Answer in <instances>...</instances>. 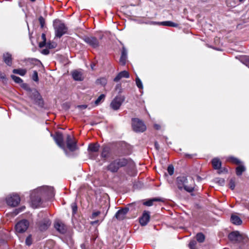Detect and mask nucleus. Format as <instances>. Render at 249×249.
I'll use <instances>...</instances> for the list:
<instances>
[{
	"mask_svg": "<svg viewBox=\"0 0 249 249\" xmlns=\"http://www.w3.org/2000/svg\"><path fill=\"white\" fill-rule=\"evenodd\" d=\"M56 36L60 38L65 34L68 30L65 24L60 20H56L53 23Z\"/></svg>",
	"mask_w": 249,
	"mask_h": 249,
	"instance_id": "obj_3",
	"label": "nucleus"
},
{
	"mask_svg": "<svg viewBox=\"0 0 249 249\" xmlns=\"http://www.w3.org/2000/svg\"><path fill=\"white\" fill-rule=\"evenodd\" d=\"M228 238L231 241L234 243H241L244 239L243 235L238 231L231 232L228 235Z\"/></svg>",
	"mask_w": 249,
	"mask_h": 249,
	"instance_id": "obj_8",
	"label": "nucleus"
},
{
	"mask_svg": "<svg viewBox=\"0 0 249 249\" xmlns=\"http://www.w3.org/2000/svg\"><path fill=\"white\" fill-rule=\"evenodd\" d=\"M161 199L158 198H154L151 199H149L143 203V205L147 206H151L153 204V202L155 201H161Z\"/></svg>",
	"mask_w": 249,
	"mask_h": 249,
	"instance_id": "obj_27",
	"label": "nucleus"
},
{
	"mask_svg": "<svg viewBox=\"0 0 249 249\" xmlns=\"http://www.w3.org/2000/svg\"><path fill=\"white\" fill-rule=\"evenodd\" d=\"M125 98L124 96H117L111 102L110 107L115 110H118L124 102Z\"/></svg>",
	"mask_w": 249,
	"mask_h": 249,
	"instance_id": "obj_11",
	"label": "nucleus"
},
{
	"mask_svg": "<svg viewBox=\"0 0 249 249\" xmlns=\"http://www.w3.org/2000/svg\"><path fill=\"white\" fill-rule=\"evenodd\" d=\"M245 0H239V1H240V2H244Z\"/></svg>",
	"mask_w": 249,
	"mask_h": 249,
	"instance_id": "obj_60",
	"label": "nucleus"
},
{
	"mask_svg": "<svg viewBox=\"0 0 249 249\" xmlns=\"http://www.w3.org/2000/svg\"><path fill=\"white\" fill-rule=\"evenodd\" d=\"M50 52L49 50L48 49H45L42 50L41 53L43 54H48Z\"/></svg>",
	"mask_w": 249,
	"mask_h": 249,
	"instance_id": "obj_49",
	"label": "nucleus"
},
{
	"mask_svg": "<svg viewBox=\"0 0 249 249\" xmlns=\"http://www.w3.org/2000/svg\"><path fill=\"white\" fill-rule=\"evenodd\" d=\"M99 145L97 143H90L88 147V151L90 152H96L99 149Z\"/></svg>",
	"mask_w": 249,
	"mask_h": 249,
	"instance_id": "obj_24",
	"label": "nucleus"
},
{
	"mask_svg": "<svg viewBox=\"0 0 249 249\" xmlns=\"http://www.w3.org/2000/svg\"><path fill=\"white\" fill-rule=\"evenodd\" d=\"M29 222L26 219H22L18 221L15 225V230L17 232L23 233L28 228Z\"/></svg>",
	"mask_w": 249,
	"mask_h": 249,
	"instance_id": "obj_7",
	"label": "nucleus"
},
{
	"mask_svg": "<svg viewBox=\"0 0 249 249\" xmlns=\"http://www.w3.org/2000/svg\"><path fill=\"white\" fill-rule=\"evenodd\" d=\"M105 96L104 94H102L101 95H100L98 97V98L95 100V104L96 105H98L99 104V103H100V102L102 100L104 99V98H105Z\"/></svg>",
	"mask_w": 249,
	"mask_h": 249,
	"instance_id": "obj_40",
	"label": "nucleus"
},
{
	"mask_svg": "<svg viewBox=\"0 0 249 249\" xmlns=\"http://www.w3.org/2000/svg\"><path fill=\"white\" fill-rule=\"evenodd\" d=\"M0 80H1L3 83H6L7 82V78H6L5 74L1 73L0 71Z\"/></svg>",
	"mask_w": 249,
	"mask_h": 249,
	"instance_id": "obj_43",
	"label": "nucleus"
},
{
	"mask_svg": "<svg viewBox=\"0 0 249 249\" xmlns=\"http://www.w3.org/2000/svg\"><path fill=\"white\" fill-rule=\"evenodd\" d=\"M12 79L18 84H21L23 83V80L19 77L17 76L14 75H12L11 76Z\"/></svg>",
	"mask_w": 249,
	"mask_h": 249,
	"instance_id": "obj_33",
	"label": "nucleus"
},
{
	"mask_svg": "<svg viewBox=\"0 0 249 249\" xmlns=\"http://www.w3.org/2000/svg\"><path fill=\"white\" fill-rule=\"evenodd\" d=\"M196 241L191 240L189 244V247L190 249H197L196 248Z\"/></svg>",
	"mask_w": 249,
	"mask_h": 249,
	"instance_id": "obj_37",
	"label": "nucleus"
},
{
	"mask_svg": "<svg viewBox=\"0 0 249 249\" xmlns=\"http://www.w3.org/2000/svg\"><path fill=\"white\" fill-rule=\"evenodd\" d=\"M231 222L236 225H240L242 224V221L239 217L235 215H231Z\"/></svg>",
	"mask_w": 249,
	"mask_h": 249,
	"instance_id": "obj_25",
	"label": "nucleus"
},
{
	"mask_svg": "<svg viewBox=\"0 0 249 249\" xmlns=\"http://www.w3.org/2000/svg\"><path fill=\"white\" fill-rule=\"evenodd\" d=\"M46 45H47V47L48 49L55 48L57 46L56 43L55 42H48L46 44Z\"/></svg>",
	"mask_w": 249,
	"mask_h": 249,
	"instance_id": "obj_41",
	"label": "nucleus"
},
{
	"mask_svg": "<svg viewBox=\"0 0 249 249\" xmlns=\"http://www.w3.org/2000/svg\"><path fill=\"white\" fill-rule=\"evenodd\" d=\"M66 144L67 148L71 152L75 151L78 149L77 142L73 137L70 135L67 136Z\"/></svg>",
	"mask_w": 249,
	"mask_h": 249,
	"instance_id": "obj_9",
	"label": "nucleus"
},
{
	"mask_svg": "<svg viewBox=\"0 0 249 249\" xmlns=\"http://www.w3.org/2000/svg\"><path fill=\"white\" fill-rule=\"evenodd\" d=\"M151 24L155 25V24H158L162 26H169V27H177L178 26V24L176 23H174L171 21H162L160 22H157L155 21H152L151 22Z\"/></svg>",
	"mask_w": 249,
	"mask_h": 249,
	"instance_id": "obj_18",
	"label": "nucleus"
},
{
	"mask_svg": "<svg viewBox=\"0 0 249 249\" xmlns=\"http://www.w3.org/2000/svg\"><path fill=\"white\" fill-rule=\"evenodd\" d=\"M22 84V87L25 88L27 86V85L25 83H21Z\"/></svg>",
	"mask_w": 249,
	"mask_h": 249,
	"instance_id": "obj_57",
	"label": "nucleus"
},
{
	"mask_svg": "<svg viewBox=\"0 0 249 249\" xmlns=\"http://www.w3.org/2000/svg\"><path fill=\"white\" fill-rule=\"evenodd\" d=\"M36 95H37V96H40V95H39V93H38V92H37V91H36Z\"/></svg>",
	"mask_w": 249,
	"mask_h": 249,
	"instance_id": "obj_59",
	"label": "nucleus"
},
{
	"mask_svg": "<svg viewBox=\"0 0 249 249\" xmlns=\"http://www.w3.org/2000/svg\"><path fill=\"white\" fill-rule=\"evenodd\" d=\"M51 224V221L48 218H45L38 223V227L40 231H44L48 229Z\"/></svg>",
	"mask_w": 249,
	"mask_h": 249,
	"instance_id": "obj_14",
	"label": "nucleus"
},
{
	"mask_svg": "<svg viewBox=\"0 0 249 249\" xmlns=\"http://www.w3.org/2000/svg\"><path fill=\"white\" fill-rule=\"evenodd\" d=\"M41 38L43 39V41H46V36H45V34H42Z\"/></svg>",
	"mask_w": 249,
	"mask_h": 249,
	"instance_id": "obj_53",
	"label": "nucleus"
},
{
	"mask_svg": "<svg viewBox=\"0 0 249 249\" xmlns=\"http://www.w3.org/2000/svg\"><path fill=\"white\" fill-rule=\"evenodd\" d=\"M127 56V52L126 49L124 47L122 51L121 56L120 59V63L122 65H124L126 63Z\"/></svg>",
	"mask_w": 249,
	"mask_h": 249,
	"instance_id": "obj_20",
	"label": "nucleus"
},
{
	"mask_svg": "<svg viewBox=\"0 0 249 249\" xmlns=\"http://www.w3.org/2000/svg\"><path fill=\"white\" fill-rule=\"evenodd\" d=\"M167 171L170 175H172L174 174V168L172 165H170L167 168Z\"/></svg>",
	"mask_w": 249,
	"mask_h": 249,
	"instance_id": "obj_42",
	"label": "nucleus"
},
{
	"mask_svg": "<svg viewBox=\"0 0 249 249\" xmlns=\"http://www.w3.org/2000/svg\"><path fill=\"white\" fill-rule=\"evenodd\" d=\"M32 1H35L36 0H30Z\"/></svg>",
	"mask_w": 249,
	"mask_h": 249,
	"instance_id": "obj_63",
	"label": "nucleus"
},
{
	"mask_svg": "<svg viewBox=\"0 0 249 249\" xmlns=\"http://www.w3.org/2000/svg\"><path fill=\"white\" fill-rule=\"evenodd\" d=\"M6 201L8 205L12 207H16L19 203L20 198L18 195L13 194L8 196L6 198Z\"/></svg>",
	"mask_w": 249,
	"mask_h": 249,
	"instance_id": "obj_10",
	"label": "nucleus"
},
{
	"mask_svg": "<svg viewBox=\"0 0 249 249\" xmlns=\"http://www.w3.org/2000/svg\"><path fill=\"white\" fill-rule=\"evenodd\" d=\"M100 214V212L99 211H96L94 212L92 214V218H94L95 217L97 216Z\"/></svg>",
	"mask_w": 249,
	"mask_h": 249,
	"instance_id": "obj_48",
	"label": "nucleus"
},
{
	"mask_svg": "<svg viewBox=\"0 0 249 249\" xmlns=\"http://www.w3.org/2000/svg\"><path fill=\"white\" fill-rule=\"evenodd\" d=\"M54 227L61 233H64L66 231L65 226L59 221H57L54 223Z\"/></svg>",
	"mask_w": 249,
	"mask_h": 249,
	"instance_id": "obj_17",
	"label": "nucleus"
},
{
	"mask_svg": "<svg viewBox=\"0 0 249 249\" xmlns=\"http://www.w3.org/2000/svg\"><path fill=\"white\" fill-rule=\"evenodd\" d=\"M3 58L4 62L8 65L11 66L12 64V55L8 53H3Z\"/></svg>",
	"mask_w": 249,
	"mask_h": 249,
	"instance_id": "obj_22",
	"label": "nucleus"
},
{
	"mask_svg": "<svg viewBox=\"0 0 249 249\" xmlns=\"http://www.w3.org/2000/svg\"><path fill=\"white\" fill-rule=\"evenodd\" d=\"M229 187L231 190H233L235 187V181L234 178H231L230 180Z\"/></svg>",
	"mask_w": 249,
	"mask_h": 249,
	"instance_id": "obj_36",
	"label": "nucleus"
},
{
	"mask_svg": "<svg viewBox=\"0 0 249 249\" xmlns=\"http://www.w3.org/2000/svg\"><path fill=\"white\" fill-rule=\"evenodd\" d=\"M25 244L28 246H30L32 244V238L31 234L29 235L27 237L25 240Z\"/></svg>",
	"mask_w": 249,
	"mask_h": 249,
	"instance_id": "obj_39",
	"label": "nucleus"
},
{
	"mask_svg": "<svg viewBox=\"0 0 249 249\" xmlns=\"http://www.w3.org/2000/svg\"><path fill=\"white\" fill-rule=\"evenodd\" d=\"M246 65L247 66L249 67V59L248 61H247V63H246Z\"/></svg>",
	"mask_w": 249,
	"mask_h": 249,
	"instance_id": "obj_58",
	"label": "nucleus"
},
{
	"mask_svg": "<svg viewBox=\"0 0 249 249\" xmlns=\"http://www.w3.org/2000/svg\"><path fill=\"white\" fill-rule=\"evenodd\" d=\"M150 219V214L148 212L144 211L141 217L140 218V223L142 226H145L147 224Z\"/></svg>",
	"mask_w": 249,
	"mask_h": 249,
	"instance_id": "obj_16",
	"label": "nucleus"
},
{
	"mask_svg": "<svg viewBox=\"0 0 249 249\" xmlns=\"http://www.w3.org/2000/svg\"><path fill=\"white\" fill-rule=\"evenodd\" d=\"M132 126L134 131L142 132L146 130V126L144 123L139 119L134 118L132 120Z\"/></svg>",
	"mask_w": 249,
	"mask_h": 249,
	"instance_id": "obj_6",
	"label": "nucleus"
},
{
	"mask_svg": "<svg viewBox=\"0 0 249 249\" xmlns=\"http://www.w3.org/2000/svg\"><path fill=\"white\" fill-rule=\"evenodd\" d=\"M25 207L23 206L19 209H16L14 212V215H17L20 212L23 211L25 209Z\"/></svg>",
	"mask_w": 249,
	"mask_h": 249,
	"instance_id": "obj_45",
	"label": "nucleus"
},
{
	"mask_svg": "<svg viewBox=\"0 0 249 249\" xmlns=\"http://www.w3.org/2000/svg\"><path fill=\"white\" fill-rule=\"evenodd\" d=\"M196 239L197 241H198V242L202 243L205 240V236L201 232L198 233L196 235Z\"/></svg>",
	"mask_w": 249,
	"mask_h": 249,
	"instance_id": "obj_30",
	"label": "nucleus"
},
{
	"mask_svg": "<svg viewBox=\"0 0 249 249\" xmlns=\"http://www.w3.org/2000/svg\"><path fill=\"white\" fill-rule=\"evenodd\" d=\"M120 87V85H117V87Z\"/></svg>",
	"mask_w": 249,
	"mask_h": 249,
	"instance_id": "obj_62",
	"label": "nucleus"
},
{
	"mask_svg": "<svg viewBox=\"0 0 249 249\" xmlns=\"http://www.w3.org/2000/svg\"><path fill=\"white\" fill-rule=\"evenodd\" d=\"M39 21L41 26V28H43L44 27V25L45 24V19L42 17H40L39 18Z\"/></svg>",
	"mask_w": 249,
	"mask_h": 249,
	"instance_id": "obj_46",
	"label": "nucleus"
},
{
	"mask_svg": "<svg viewBox=\"0 0 249 249\" xmlns=\"http://www.w3.org/2000/svg\"><path fill=\"white\" fill-rule=\"evenodd\" d=\"M216 182L221 186H223L225 183V180L222 178H216Z\"/></svg>",
	"mask_w": 249,
	"mask_h": 249,
	"instance_id": "obj_44",
	"label": "nucleus"
},
{
	"mask_svg": "<svg viewBox=\"0 0 249 249\" xmlns=\"http://www.w3.org/2000/svg\"><path fill=\"white\" fill-rule=\"evenodd\" d=\"M98 222V220H96V221L91 222V224L92 225H95V224H97Z\"/></svg>",
	"mask_w": 249,
	"mask_h": 249,
	"instance_id": "obj_55",
	"label": "nucleus"
},
{
	"mask_svg": "<svg viewBox=\"0 0 249 249\" xmlns=\"http://www.w3.org/2000/svg\"><path fill=\"white\" fill-rule=\"evenodd\" d=\"M154 127L155 129L158 130L160 128V126L159 124H156L154 125Z\"/></svg>",
	"mask_w": 249,
	"mask_h": 249,
	"instance_id": "obj_54",
	"label": "nucleus"
},
{
	"mask_svg": "<svg viewBox=\"0 0 249 249\" xmlns=\"http://www.w3.org/2000/svg\"><path fill=\"white\" fill-rule=\"evenodd\" d=\"M32 78L34 81H35L36 82L38 81L39 79H38V73H37V71H33V73L32 75Z\"/></svg>",
	"mask_w": 249,
	"mask_h": 249,
	"instance_id": "obj_38",
	"label": "nucleus"
},
{
	"mask_svg": "<svg viewBox=\"0 0 249 249\" xmlns=\"http://www.w3.org/2000/svg\"><path fill=\"white\" fill-rule=\"evenodd\" d=\"M13 72L15 74H19L21 76H24L26 73L27 71L25 69H14L13 70Z\"/></svg>",
	"mask_w": 249,
	"mask_h": 249,
	"instance_id": "obj_28",
	"label": "nucleus"
},
{
	"mask_svg": "<svg viewBox=\"0 0 249 249\" xmlns=\"http://www.w3.org/2000/svg\"><path fill=\"white\" fill-rule=\"evenodd\" d=\"M107 169L112 173H116L118 171V167L117 166V163H115L114 160L108 164Z\"/></svg>",
	"mask_w": 249,
	"mask_h": 249,
	"instance_id": "obj_23",
	"label": "nucleus"
},
{
	"mask_svg": "<svg viewBox=\"0 0 249 249\" xmlns=\"http://www.w3.org/2000/svg\"><path fill=\"white\" fill-rule=\"evenodd\" d=\"M83 39L85 42L93 48H96L99 46V42L95 37L86 36Z\"/></svg>",
	"mask_w": 249,
	"mask_h": 249,
	"instance_id": "obj_12",
	"label": "nucleus"
},
{
	"mask_svg": "<svg viewBox=\"0 0 249 249\" xmlns=\"http://www.w3.org/2000/svg\"><path fill=\"white\" fill-rule=\"evenodd\" d=\"M96 82L97 84H100L103 86H105L107 83V80L105 78H100L97 80Z\"/></svg>",
	"mask_w": 249,
	"mask_h": 249,
	"instance_id": "obj_35",
	"label": "nucleus"
},
{
	"mask_svg": "<svg viewBox=\"0 0 249 249\" xmlns=\"http://www.w3.org/2000/svg\"><path fill=\"white\" fill-rule=\"evenodd\" d=\"M155 146L156 148L157 149H159V145H158V143L157 142H155Z\"/></svg>",
	"mask_w": 249,
	"mask_h": 249,
	"instance_id": "obj_56",
	"label": "nucleus"
},
{
	"mask_svg": "<svg viewBox=\"0 0 249 249\" xmlns=\"http://www.w3.org/2000/svg\"><path fill=\"white\" fill-rule=\"evenodd\" d=\"M247 209H248L249 210V205L248 206H246Z\"/></svg>",
	"mask_w": 249,
	"mask_h": 249,
	"instance_id": "obj_61",
	"label": "nucleus"
},
{
	"mask_svg": "<svg viewBox=\"0 0 249 249\" xmlns=\"http://www.w3.org/2000/svg\"><path fill=\"white\" fill-rule=\"evenodd\" d=\"M190 181L193 184L190 185H187L186 183L188 182V179L185 176H179L177 178V184L178 188L181 190L183 188L188 192L191 193L194 191V180L193 178H190Z\"/></svg>",
	"mask_w": 249,
	"mask_h": 249,
	"instance_id": "obj_1",
	"label": "nucleus"
},
{
	"mask_svg": "<svg viewBox=\"0 0 249 249\" xmlns=\"http://www.w3.org/2000/svg\"><path fill=\"white\" fill-rule=\"evenodd\" d=\"M46 44V41H43L42 42L39 43V47L40 48H42L45 46Z\"/></svg>",
	"mask_w": 249,
	"mask_h": 249,
	"instance_id": "obj_51",
	"label": "nucleus"
},
{
	"mask_svg": "<svg viewBox=\"0 0 249 249\" xmlns=\"http://www.w3.org/2000/svg\"><path fill=\"white\" fill-rule=\"evenodd\" d=\"M213 166L214 169H220L221 166V162L218 158H214L212 161Z\"/></svg>",
	"mask_w": 249,
	"mask_h": 249,
	"instance_id": "obj_26",
	"label": "nucleus"
},
{
	"mask_svg": "<svg viewBox=\"0 0 249 249\" xmlns=\"http://www.w3.org/2000/svg\"><path fill=\"white\" fill-rule=\"evenodd\" d=\"M228 160L236 164H239L241 163V161L239 160L234 157H229L228 159Z\"/></svg>",
	"mask_w": 249,
	"mask_h": 249,
	"instance_id": "obj_32",
	"label": "nucleus"
},
{
	"mask_svg": "<svg viewBox=\"0 0 249 249\" xmlns=\"http://www.w3.org/2000/svg\"><path fill=\"white\" fill-rule=\"evenodd\" d=\"M224 172H225V173H227L228 172V170L226 168H222V169H220L218 171V173L219 174L222 173H224Z\"/></svg>",
	"mask_w": 249,
	"mask_h": 249,
	"instance_id": "obj_52",
	"label": "nucleus"
},
{
	"mask_svg": "<svg viewBox=\"0 0 249 249\" xmlns=\"http://www.w3.org/2000/svg\"><path fill=\"white\" fill-rule=\"evenodd\" d=\"M77 107L80 109H84L87 107V105H79L77 106Z\"/></svg>",
	"mask_w": 249,
	"mask_h": 249,
	"instance_id": "obj_50",
	"label": "nucleus"
},
{
	"mask_svg": "<svg viewBox=\"0 0 249 249\" xmlns=\"http://www.w3.org/2000/svg\"><path fill=\"white\" fill-rule=\"evenodd\" d=\"M38 189H41V195L47 196L49 197H53L54 196L53 188L50 186H43Z\"/></svg>",
	"mask_w": 249,
	"mask_h": 249,
	"instance_id": "obj_13",
	"label": "nucleus"
},
{
	"mask_svg": "<svg viewBox=\"0 0 249 249\" xmlns=\"http://www.w3.org/2000/svg\"><path fill=\"white\" fill-rule=\"evenodd\" d=\"M136 84L138 88L140 89H143V85L142 82L138 76H136Z\"/></svg>",
	"mask_w": 249,
	"mask_h": 249,
	"instance_id": "obj_34",
	"label": "nucleus"
},
{
	"mask_svg": "<svg viewBox=\"0 0 249 249\" xmlns=\"http://www.w3.org/2000/svg\"><path fill=\"white\" fill-rule=\"evenodd\" d=\"M246 170V168L243 165H239L236 168V173L237 176H241L243 172Z\"/></svg>",
	"mask_w": 249,
	"mask_h": 249,
	"instance_id": "obj_29",
	"label": "nucleus"
},
{
	"mask_svg": "<svg viewBox=\"0 0 249 249\" xmlns=\"http://www.w3.org/2000/svg\"><path fill=\"white\" fill-rule=\"evenodd\" d=\"M71 207H72V209L73 213H75L77 211V207L76 204L72 203L71 205Z\"/></svg>",
	"mask_w": 249,
	"mask_h": 249,
	"instance_id": "obj_47",
	"label": "nucleus"
},
{
	"mask_svg": "<svg viewBox=\"0 0 249 249\" xmlns=\"http://www.w3.org/2000/svg\"><path fill=\"white\" fill-rule=\"evenodd\" d=\"M129 209L128 208H124L117 212L115 215V217L119 220H123L126 213H128Z\"/></svg>",
	"mask_w": 249,
	"mask_h": 249,
	"instance_id": "obj_15",
	"label": "nucleus"
},
{
	"mask_svg": "<svg viewBox=\"0 0 249 249\" xmlns=\"http://www.w3.org/2000/svg\"><path fill=\"white\" fill-rule=\"evenodd\" d=\"M109 153V148L107 147H105L103 149L101 156L104 158H107L108 157Z\"/></svg>",
	"mask_w": 249,
	"mask_h": 249,
	"instance_id": "obj_31",
	"label": "nucleus"
},
{
	"mask_svg": "<svg viewBox=\"0 0 249 249\" xmlns=\"http://www.w3.org/2000/svg\"><path fill=\"white\" fill-rule=\"evenodd\" d=\"M51 136L53 138L55 142L57 144V145L63 150L66 155L67 156H69V153L68 152V150L65 148L62 133L60 132H57L55 133L54 135L51 134Z\"/></svg>",
	"mask_w": 249,
	"mask_h": 249,
	"instance_id": "obj_4",
	"label": "nucleus"
},
{
	"mask_svg": "<svg viewBox=\"0 0 249 249\" xmlns=\"http://www.w3.org/2000/svg\"><path fill=\"white\" fill-rule=\"evenodd\" d=\"M115 163H117V166L118 169L122 167L126 166L130 169H133L135 167V163L130 159H127L125 158L117 159L114 160Z\"/></svg>",
	"mask_w": 249,
	"mask_h": 249,
	"instance_id": "obj_5",
	"label": "nucleus"
},
{
	"mask_svg": "<svg viewBox=\"0 0 249 249\" xmlns=\"http://www.w3.org/2000/svg\"><path fill=\"white\" fill-rule=\"evenodd\" d=\"M129 77V74L126 71H123L119 72L117 75L114 78V81L118 82L123 78H128Z\"/></svg>",
	"mask_w": 249,
	"mask_h": 249,
	"instance_id": "obj_19",
	"label": "nucleus"
},
{
	"mask_svg": "<svg viewBox=\"0 0 249 249\" xmlns=\"http://www.w3.org/2000/svg\"><path fill=\"white\" fill-rule=\"evenodd\" d=\"M41 189H36L33 191L31 194V200L33 207L37 208L39 206L41 203Z\"/></svg>",
	"mask_w": 249,
	"mask_h": 249,
	"instance_id": "obj_2",
	"label": "nucleus"
},
{
	"mask_svg": "<svg viewBox=\"0 0 249 249\" xmlns=\"http://www.w3.org/2000/svg\"><path fill=\"white\" fill-rule=\"evenodd\" d=\"M71 75L75 81H82L83 80V74L81 71L75 70L72 72Z\"/></svg>",
	"mask_w": 249,
	"mask_h": 249,
	"instance_id": "obj_21",
	"label": "nucleus"
}]
</instances>
